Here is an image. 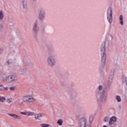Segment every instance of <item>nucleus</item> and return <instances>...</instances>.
<instances>
[{"mask_svg":"<svg viewBox=\"0 0 127 127\" xmlns=\"http://www.w3.org/2000/svg\"><path fill=\"white\" fill-rule=\"evenodd\" d=\"M98 90L96 93V98L97 103L100 108H102V103L105 104L107 103V99H108V93L103 91L102 92L100 91L103 90V86H99Z\"/></svg>","mask_w":127,"mask_h":127,"instance_id":"obj_1","label":"nucleus"},{"mask_svg":"<svg viewBox=\"0 0 127 127\" xmlns=\"http://www.w3.org/2000/svg\"><path fill=\"white\" fill-rule=\"evenodd\" d=\"M52 52H53V50L50 51V50H49V56L47 60V63L49 67H54L56 65V59Z\"/></svg>","mask_w":127,"mask_h":127,"instance_id":"obj_2","label":"nucleus"},{"mask_svg":"<svg viewBox=\"0 0 127 127\" xmlns=\"http://www.w3.org/2000/svg\"><path fill=\"white\" fill-rule=\"evenodd\" d=\"M4 74L0 75L1 80L7 83H12V82H16L17 81V76L15 75H10L6 77H4Z\"/></svg>","mask_w":127,"mask_h":127,"instance_id":"obj_3","label":"nucleus"},{"mask_svg":"<svg viewBox=\"0 0 127 127\" xmlns=\"http://www.w3.org/2000/svg\"><path fill=\"white\" fill-rule=\"evenodd\" d=\"M100 52L101 59H106L107 54L106 53V42H104L101 45Z\"/></svg>","mask_w":127,"mask_h":127,"instance_id":"obj_4","label":"nucleus"},{"mask_svg":"<svg viewBox=\"0 0 127 127\" xmlns=\"http://www.w3.org/2000/svg\"><path fill=\"white\" fill-rule=\"evenodd\" d=\"M21 100L24 103H33V102H35V98L30 95L24 96L22 97Z\"/></svg>","mask_w":127,"mask_h":127,"instance_id":"obj_5","label":"nucleus"},{"mask_svg":"<svg viewBox=\"0 0 127 127\" xmlns=\"http://www.w3.org/2000/svg\"><path fill=\"white\" fill-rule=\"evenodd\" d=\"M107 20L109 23H112L113 22V11L112 10V8H108L107 12Z\"/></svg>","mask_w":127,"mask_h":127,"instance_id":"obj_6","label":"nucleus"},{"mask_svg":"<svg viewBox=\"0 0 127 127\" xmlns=\"http://www.w3.org/2000/svg\"><path fill=\"white\" fill-rule=\"evenodd\" d=\"M87 119L85 117H82L79 119L78 121V126L80 127H84L87 126Z\"/></svg>","mask_w":127,"mask_h":127,"instance_id":"obj_7","label":"nucleus"},{"mask_svg":"<svg viewBox=\"0 0 127 127\" xmlns=\"http://www.w3.org/2000/svg\"><path fill=\"white\" fill-rule=\"evenodd\" d=\"M33 32L34 33H38L39 31V26H38V21H35L33 24V26L32 28Z\"/></svg>","mask_w":127,"mask_h":127,"instance_id":"obj_8","label":"nucleus"},{"mask_svg":"<svg viewBox=\"0 0 127 127\" xmlns=\"http://www.w3.org/2000/svg\"><path fill=\"white\" fill-rule=\"evenodd\" d=\"M46 15V13L45 12V10H44V9L40 10V12L39 14V19L40 20H43V19L45 18Z\"/></svg>","mask_w":127,"mask_h":127,"instance_id":"obj_9","label":"nucleus"},{"mask_svg":"<svg viewBox=\"0 0 127 127\" xmlns=\"http://www.w3.org/2000/svg\"><path fill=\"white\" fill-rule=\"evenodd\" d=\"M105 64H106V59H101V64H100L99 68V71L100 73H102V72L104 71Z\"/></svg>","mask_w":127,"mask_h":127,"instance_id":"obj_10","label":"nucleus"},{"mask_svg":"<svg viewBox=\"0 0 127 127\" xmlns=\"http://www.w3.org/2000/svg\"><path fill=\"white\" fill-rule=\"evenodd\" d=\"M8 116L13 118L14 120H17L18 121H20V120H21V116H20V115L13 114H8Z\"/></svg>","mask_w":127,"mask_h":127,"instance_id":"obj_11","label":"nucleus"},{"mask_svg":"<svg viewBox=\"0 0 127 127\" xmlns=\"http://www.w3.org/2000/svg\"><path fill=\"white\" fill-rule=\"evenodd\" d=\"M117 122V117L116 116L112 117L110 118L109 124L110 126H113Z\"/></svg>","mask_w":127,"mask_h":127,"instance_id":"obj_12","label":"nucleus"},{"mask_svg":"<svg viewBox=\"0 0 127 127\" xmlns=\"http://www.w3.org/2000/svg\"><path fill=\"white\" fill-rule=\"evenodd\" d=\"M21 3L23 9H25V10H27V3L26 2V1L25 0H21Z\"/></svg>","mask_w":127,"mask_h":127,"instance_id":"obj_13","label":"nucleus"},{"mask_svg":"<svg viewBox=\"0 0 127 127\" xmlns=\"http://www.w3.org/2000/svg\"><path fill=\"white\" fill-rule=\"evenodd\" d=\"M122 83L123 86H125L127 88V76L125 75L122 76Z\"/></svg>","mask_w":127,"mask_h":127,"instance_id":"obj_14","label":"nucleus"},{"mask_svg":"<svg viewBox=\"0 0 127 127\" xmlns=\"http://www.w3.org/2000/svg\"><path fill=\"white\" fill-rule=\"evenodd\" d=\"M42 114L38 113L35 115V119L38 121H41V118H42Z\"/></svg>","mask_w":127,"mask_h":127,"instance_id":"obj_15","label":"nucleus"},{"mask_svg":"<svg viewBox=\"0 0 127 127\" xmlns=\"http://www.w3.org/2000/svg\"><path fill=\"white\" fill-rule=\"evenodd\" d=\"M119 23L121 25H124V16L120 15L119 16Z\"/></svg>","mask_w":127,"mask_h":127,"instance_id":"obj_16","label":"nucleus"},{"mask_svg":"<svg viewBox=\"0 0 127 127\" xmlns=\"http://www.w3.org/2000/svg\"><path fill=\"white\" fill-rule=\"evenodd\" d=\"M115 100H116L118 103H121V102H122V98L119 95H116L115 96Z\"/></svg>","mask_w":127,"mask_h":127,"instance_id":"obj_17","label":"nucleus"},{"mask_svg":"<svg viewBox=\"0 0 127 127\" xmlns=\"http://www.w3.org/2000/svg\"><path fill=\"white\" fill-rule=\"evenodd\" d=\"M4 15H3V11L2 10H0V20H2L3 19Z\"/></svg>","mask_w":127,"mask_h":127,"instance_id":"obj_18","label":"nucleus"},{"mask_svg":"<svg viewBox=\"0 0 127 127\" xmlns=\"http://www.w3.org/2000/svg\"><path fill=\"white\" fill-rule=\"evenodd\" d=\"M3 90H6V91H7V90H8V87H6L4 88L3 85L0 83V91H3Z\"/></svg>","mask_w":127,"mask_h":127,"instance_id":"obj_19","label":"nucleus"},{"mask_svg":"<svg viewBox=\"0 0 127 127\" xmlns=\"http://www.w3.org/2000/svg\"><path fill=\"white\" fill-rule=\"evenodd\" d=\"M6 103H7L8 104H10V103H12V98H5Z\"/></svg>","mask_w":127,"mask_h":127,"instance_id":"obj_20","label":"nucleus"},{"mask_svg":"<svg viewBox=\"0 0 127 127\" xmlns=\"http://www.w3.org/2000/svg\"><path fill=\"white\" fill-rule=\"evenodd\" d=\"M0 102L1 103H4L5 102V97L0 96Z\"/></svg>","mask_w":127,"mask_h":127,"instance_id":"obj_21","label":"nucleus"},{"mask_svg":"<svg viewBox=\"0 0 127 127\" xmlns=\"http://www.w3.org/2000/svg\"><path fill=\"white\" fill-rule=\"evenodd\" d=\"M57 124L59 126H62L63 125V120L62 119H60L57 121Z\"/></svg>","mask_w":127,"mask_h":127,"instance_id":"obj_22","label":"nucleus"},{"mask_svg":"<svg viewBox=\"0 0 127 127\" xmlns=\"http://www.w3.org/2000/svg\"><path fill=\"white\" fill-rule=\"evenodd\" d=\"M40 127H50V125L47 124H41Z\"/></svg>","mask_w":127,"mask_h":127,"instance_id":"obj_23","label":"nucleus"},{"mask_svg":"<svg viewBox=\"0 0 127 127\" xmlns=\"http://www.w3.org/2000/svg\"><path fill=\"white\" fill-rule=\"evenodd\" d=\"M94 120V116H90L89 117V122L90 124H91L92 122H93V120Z\"/></svg>","mask_w":127,"mask_h":127,"instance_id":"obj_24","label":"nucleus"},{"mask_svg":"<svg viewBox=\"0 0 127 127\" xmlns=\"http://www.w3.org/2000/svg\"><path fill=\"white\" fill-rule=\"evenodd\" d=\"M35 92V90L33 89H30L29 91V94H30V95H33Z\"/></svg>","mask_w":127,"mask_h":127,"instance_id":"obj_25","label":"nucleus"},{"mask_svg":"<svg viewBox=\"0 0 127 127\" xmlns=\"http://www.w3.org/2000/svg\"><path fill=\"white\" fill-rule=\"evenodd\" d=\"M115 73L113 72L112 75H110L109 76V80H111V81H113V79H114V75Z\"/></svg>","mask_w":127,"mask_h":127,"instance_id":"obj_26","label":"nucleus"},{"mask_svg":"<svg viewBox=\"0 0 127 127\" xmlns=\"http://www.w3.org/2000/svg\"><path fill=\"white\" fill-rule=\"evenodd\" d=\"M20 72H26V69L21 68L20 69Z\"/></svg>","mask_w":127,"mask_h":127,"instance_id":"obj_27","label":"nucleus"},{"mask_svg":"<svg viewBox=\"0 0 127 127\" xmlns=\"http://www.w3.org/2000/svg\"><path fill=\"white\" fill-rule=\"evenodd\" d=\"M26 115L27 116H33V113L32 112H28Z\"/></svg>","mask_w":127,"mask_h":127,"instance_id":"obj_28","label":"nucleus"},{"mask_svg":"<svg viewBox=\"0 0 127 127\" xmlns=\"http://www.w3.org/2000/svg\"><path fill=\"white\" fill-rule=\"evenodd\" d=\"M11 62H12V60H9L7 62V64L8 65H9V64H11Z\"/></svg>","mask_w":127,"mask_h":127,"instance_id":"obj_29","label":"nucleus"},{"mask_svg":"<svg viewBox=\"0 0 127 127\" xmlns=\"http://www.w3.org/2000/svg\"><path fill=\"white\" fill-rule=\"evenodd\" d=\"M108 121H109V117H105L104 119V122H105V123H107V122H108Z\"/></svg>","mask_w":127,"mask_h":127,"instance_id":"obj_30","label":"nucleus"},{"mask_svg":"<svg viewBox=\"0 0 127 127\" xmlns=\"http://www.w3.org/2000/svg\"><path fill=\"white\" fill-rule=\"evenodd\" d=\"M15 89V87H11L9 88V90H10L11 91H13Z\"/></svg>","mask_w":127,"mask_h":127,"instance_id":"obj_31","label":"nucleus"},{"mask_svg":"<svg viewBox=\"0 0 127 127\" xmlns=\"http://www.w3.org/2000/svg\"><path fill=\"white\" fill-rule=\"evenodd\" d=\"M20 115H23L24 116H25L26 115V113L23 112H20Z\"/></svg>","mask_w":127,"mask_h":127,"instance_id":"obj_32","label":"nucleus"},{"mask_svg":"<svg viewBox=\"0 0 127 127\" xmlns=\"http://www.w3.org/2000/svg\"><path fill=\"white\" fill-rule=\"evenodd\" d=\"M2 28H3V24H0V29H2Z\"/></svg>","mask_w":127,"mask_h":127,"instance_id":"obj_33","label":"nucleus"},{"mask_svg":"<svg viewBox=\"0 0 127 127\" xmlns=\"http://www.w3.org/2000/svg\"><path fill=\"white\" fill-rule=\"evenodd\" d=\"M2 52H3V50H2V49H0V55L1 54Z\"/></svg>","mask_w":127,"mask_h":127,"instance_id":"obj_34","label":"nucleus"},{"mask_svg":"<svg viewBox=\"0 0 127 127\" xmlns=\"http://www.w3.org/2000/svg\"><path fill=\"white\" fill-rule=\"evenodd\" d=\"M80 118V116L79 115L76 116V118L79 119Z\"/></svg>","mask_w":127,"mask_h":127,"instance_id":"obj_35","label":"nucleus"},{"mask_svg":"<svg viewBox=\"0 0 127 127\" xmlns=\"http://www.w3.org/2000/svg\"><path fill=\"white\" fill-rule=\"evenodd\" d=\"M125 93L127 94V88L126 89Z\"/></svg>","mask_w":127,"mask_h":127,"instance_id":"obj_36","label":"nucleus"},{"mask_svg":"<svg viewBox=\"0 0 127 127\" xmlns=\"http://www.w3.org/2000/svg\"><path fill=\"white\" fill-rule=\"evenodd\" d=\"M103 127H108V126L105 125V126H103Z\"/></svg>","mask_w":127,"mask_h":127,"instance_id":"obj_37","label":"nucleus"},{"mask_svg":"<svg viewBox=\"0 0 127 127\" xmlns=\"http://www.w3.org/2000/svg\"><path fill=\"white\" fill-rule=\"evenodd\" d=\"M33 0V1H36V0Z\"/></svg>","mask_w":127,"mask_h":127,"instance_id":"obj_38","label":"nucleus"}]
</instances>
